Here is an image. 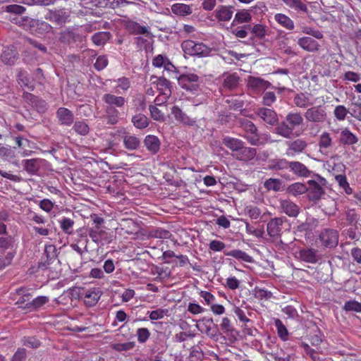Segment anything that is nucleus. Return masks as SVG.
I'll return each mask as SVG.
<instances>
[{
	"label": "nucleus",
	"mask_w": 361,
	"mask_h": 361,
	"mask_svg": "<svg viewBox=\"0 0 361 361\" xmlns=\"http://www.w3.org/2000/svg\"><path fill=\"white\" fill-rule=\"evenodd\" d=\"M181 48L185 54L191 56L205 57L211 52L209 47L202 42L193 40H185L181 44Z\"/></svg>",
	"instance_id": "2"
},
{
	"label": "nucleus",
	"mask_w": 361,
	"mask_h": 361,
	"mask_svg": "<svg viewBox=\"0 0 361 361\" xmlns=\"http://www.w3.org/2000/svg\"><path fill=\"white\" fill-rule=\"evenodd\" d=\"M111 37V34L109 32H98L92 36V42L97 45L104 44Z\"/></svg>",
	"instance_id": "45"
},
{
	"label": "nucleus",
	"mask_w": 361,
	"mask_h": 361,
	"mask_svg": "<svg viewBox=\"0 0 361 361\" xmlns=\"http://www.w3.org/2000/svg\"><path fill=\"white\" fill-rule=\"evenodd\" d=\"M168 312V309L159 308L156 310L148 312L147 314H149V318L151 320H158L166 316Z\"/></svg>",
	"instance_id": "60"
},
{
	"label": "nucleus",
	"mask_w": 361,
	"mask_h": 361,
	"mask_svg": "<svg viewBox=\"0 0 361 361\" xmlns=\"http://www.w3.org/2000/svg\"><path fill=\"white\" fill-rule=\"evenodd\" d=\"M116 85L115 86V92L118 94L126 93L131 86L130 80L128 78L121 77L114 80Z\"/></svg>",
	"instance_id": "29"
},
{
	"label": "nucleus",
	"mask_w": 361,
	"mask_h": 361,
	"mask_svg": "<svg viewBox=\"0 0 361 361\" xmlns=\"http://www.w3.org/2000/svg\"><path fill=\"white\" fill-rule=\"evenodd\" d=\"M256 154V149L245 147L244 145H243L240 149H238L235 154H233L232 155L237 160L247 162L252 160L255 157Z\"/></svg>",
	"instance_id": "13"
},
{
	"label": "nucleus",
	"mask_w": 361,
	"mask_h": 361,
	"mask_svg": "<svg viewBox=\"0 0 361 361\" xmlns=\"http://www.w3.org/2000/svg\"><path fill=\"white\" fill-rule=\"evenodd\" d=\"M307 197L310 200L317 201L319 200L324 193V190L321 185L314 180L307 181Z\"/></svg>",
	"instance_id": "11"
},
{
	"label": "nucleus",
	"mask_w": 361,
	"mask_h": 361,
	"mask_svg": "<svg viewBox=\"0 0 361 361\" xmlns=\"http://www.w3.org/2000/svg\"><path fill=\"white\" fill-rule=\"evenodd\" d=\"M60 228L61 230L68 235L73 233V228L74 226V221L71 219L63 217L60 221Z\"/></svg>",
	"instance_id": "50"
},
{
	"label": "nucleus",
	"mask_w": 361,
	"mask_h": 361,
	"mask_svg": "<svg viewBox=\"0 0 361 361\" xmlns=\"http://www.w3.org/2000/svg\"><path fill=\"white\" fill-rule=\"evenodd\" d=\"M225 103L231 110L241 111L244 106V102L237 95L228 97L225 99Z\"/></svg>",
	"instance_id": "32"
},
{
	"label": "nucleus",
	"mask_w": 361,
	"mask_h": 361,
	"mask_svg": "<svg viewBox=\"0 0 361 361\" xmlns=\"http://www.w3.org/2000/svg\"><path fill=\"white\" fill-rule=\"evenodd\" d=\"M298 44L302 49L309 52H317L320 48L319 42L310 37H302L299 38L298 39Z\"/></svg>",
	"instance_id": "15"
},
{
	"label": "nucleus",
	"mask_w": 361,
	"mask_h": 361,
	"mask_svg": "<svg viewBox=\"0 0 361 361\" xmlns=\"http://www.w3.org/2000/svg\"><path fill=\"white\" fill-rule=\"evenodd\" d=\"M307 146V144L305 140L302 139H297L289 142L288 150L294 153H301Z\"/></svg>",
	"instance_id": "42"
},
{
	"label": "nucleus",
	"mask_w": 361,
	"mask_h": 361,
	"mask_svg": "<svg viewBox=\"0 0 361 361\" xmlns=\"http://www.w3.org/2000/svg\"><path fill=\"white\" fill-rule=\"evenodd\" d=\"M307 122L322 123L327 118V113L325 109L321 106H311L304 114Z\"/></svg>",
	"instance_id": "5"
},
{
	"label": "nucleus",
	"mask_w": 361,
	"mask_h": 361,
	"mask_svg": "<svg viewBox=\"0 0 361 361\" xmlns=\"http://www.w3.org/2000/svg\"><path fill=\"white\" fill-rule=\"evenodd\" d=\"M264 185L267 190L278 192L281 190V181L277 178H269L267 180Z\"/></svg>",
	"instance_id": "55"
},
{
	"label": "nucleus",
	"mask_w": 361,
	"mask_h": 361,
	"mask_svg": "<svg viewBox=\"0 0 361 361\" xmlns=\"http://www.w3.org/2000/svg\"><path fill=\"white\" fill-rule=\"evenodd\" d=\"M123 142L125 148L127 149L128 150L137 149L140 145V141L139 138L135 135H124Z\"/></svg>",
	"instance_id": "34"
},
{
	"label": "nucleus",
	"mask_w": 361,
	"mask_h": 361,
	"mask_svg": "<svg viewBox=\"0 0 361 361\" xmlns=\"http://www.w3.org/2000/svg\"><path fill=\"white\" fill-rule=\"evenodd\" d=\"M56 249L53 245H46L44 248V257L38 264V268L45 270L49 268V265L57 260Z\"/></svg>",
	"instance_id": "8"
},
{
	"label": "nucleus",
	"mask_w": 361,
	"mask_h": 361,
	"mask_svg": "<svg viewBox=\"0 0 361 361\" xmlns=\"http://www.w3.org/2000/svg\"><path fill=\"white\" fill-rule=\"evenodd\" d=\"M106 114L108 123L113 125L118 122L119 112L114 106H107Z\"/></svg>",
	"instance_id": "51"
},
{
	"label": "nucleus",
	"mask_w": 361,
	"mask_h": 361,
	"mask_svg": "<svg viewBox=\"0 0 361 361\" xmlns=\"http://www.w3.org/2000/svg\"><path fill=\"white\" fill-rule=\"evenodd\" d=\"M222 143L227 148L233 152V154H235L238 149L241 147L244 142L238 138L226 136L222 139Z\"/></svg>",
	"instance_id": "30"
},
{
	"label": "nucleus",
	"mask_w": 361,
	"mask_h": 361,
	"mask_svg": "<svg viewBox=\"0 0 361 361\" xmlns=\"http://www.w3.org/2000/svg\"><path fill=\"white\" fill-rule=\"evenodd\" d=\"M17 52L16 50L7 48L3 51L1 55V61L6 65H13L17 59Z\"/></svg>",
	"instance_id": "33"
},
{
	"label": "nucleus",
	"mask_w": 361,
	"mask_h": 361,
	"mask_svg": "<svg viewBox=\"0 0 361 361\" xmlns=\"http://www.w3.org/2000/svg\"><path fill=\"white\" fill-rule=\"evenodd\" d=\"M275 326L277 329V334L279 337L283 341H286L288 339V332L285 326V325L283 324V322L277 319L275 321Z\"/></svg>",
	"instance_id": "52"
},
{
	"label": "nucleus",
	"mask_w": 361,
	"mask_h": 361,
	"mask_svg": "<svg viewBox=\"0 0 361 361\" xmlns=\"http://www.w3.org/2000/svg\"><path fill=\"white\" fill-rule=\"evenodd\" d=\"M178 83L183 89L195 92L200 88V77L194 73L181 74L178 78Z\"/></svg>",
	"instance_id": "4"
},
{
	"label": "nucleus",
	"mask_w": 361,
	"mask_h": 361,
	"mask_svg": "<svg viewBox=\"0 0 361 361\" xmlns=\"http://www.w3.org/2000/svg\"><path fill=\"white\" fill-rule=\"evenodd\" d=\"M145 145L148 151L152 154H157L160 148V141L154 135H147L144 140Z\"/></svg>",
	"instance_id": "28"
},
{
	"label": "nucleus",
	"mask_w": 361,
	"mask_h": 361,
	"mask_svg": "<svg viewBox=\"0 0 361 361\" xmlns=\"http://www.w3.org/2000/svg\"><path fill=\"white\" fill-rule=\"evenodd\" d=\"M102 295L99 288H90L85 291L83 296L84 303L87 307L94 306Z\"/></svg>",
	"instance_id": "17"
},
{
	"label": "nucleus",
	"mask_w": 361,
	"mask_h": 361,
	"mask_svg": "<svg viewBox=\"0 0 361 361\" xmlns=\"http://www.w3.org/2000/svg\"><path fill=\"white\" fill-rule=\"evenodd\" d=\"M49 300V298L47 296H38L31 302L26 303L25 307L28 309L32 308L37 310L47 303Z\"/></svg>",
	"instance_id": "46"
},
{
	"label": "nucleus",
	"mask_w": 361,
	"mask_h": 361,
	"mask_svg": "<svg viewBox=\"0 0 361 361\" xmlns=\"http://www.w3.org/2000/svg\"><path fill=\"white\" fill-rule=\"evenodd\" d=\"M56 116L62 125L71 126L73 123V114L68 109L60 107L57 109Z\"/></svg>",
	"instance_id": "24"
},
{
	"label": "nucleus",
	"mask_w": 361,
	"mask_h": 361,
	"mask_svg": "<svg viewBox=\"0 0 361 361\" xmlns=\"http://www.w3.org/2000/svg\"><path fill=\"white\" fill-rule=\"evenodd\" d=\"M151 333L147 328H138L136 331V336L138 343H145L149 338Z\"/></svg>",
	"instance_id": "58"
},
{
	"label": "nucleus",
	"mask_w": 361,
	"mask_h": 361,
	"mask_svg": "<svg viewBox=\"0 0 361 361\" xmlns=\"http://www.w3.org/2000/svg\"><path fill=\"white\" fill-rule=\"evenodd\" d=\"M171 114L178 123L188 126H197L196 121L188 116L178 106L171 108Z\"/></svg>",
	"instance_id": "10"
},
{
	"label": "nucleus",
	"mask_w": 361,
	"mask_h": 361,
	"mask_svg": "<svg viewBox=\"0 0 361 361\" xmlns=\"http://www.w3.org/2000/svg\"><path fill=\"white\" fill-rule=\"evenodd\" d=\"M307 186L301 183H295L288 187V191L293 195H298L307 192Z\"/></svg>",
	"instance_id": "56"
},
{
	"label": "nucleus",
	"mask_w": 361,
	"mask_h": 361,
	"mask_svg": "<svg viewBox=\"0 0 361 361\" xmlns=\"http://www.w3.org/2000/svg\"><path fill=\"white\" fill-rule=\"evenodd\" d=\"M226 256L232 257L245 262H252V257L241 250H233L226 253Z\"/></svg>",
	"instance_id": "41"
},
{
	"label": "nucleus",
	"mask_w": 361,
	"mask_h": 361,
	"mask_svg": "<svg viewBox=\"0 0 361 361\" xmlns=\"http://www.w3.org/2000/svg\"><path fill=\"white\" fill-rule=\"evenodd\" d=\"M79 37V35L75 33L73 30L66 29L60 33L59 40L63 44H70L75 42Z\"/></svg>",
	"instance_id": "35"
},
{
	"label": "nucleus",
	"mask_w": 361,
	"mask_h": 361,
	"mask_svg": "<svg viewBox=\"0 0 361 361\" xmlns=\"http://www.w3.org/2000/svg\"><path fill=\"white\" fill-rule=\"evenodd\" d=\"M316 250L312 248L303 249L299 252L301 260L307 263H316L318 261V257Z\"/></svg>",
	"instance_id": "31"
},
{
	"label": "nucleus",
	"mask_w": 361,
	"mask_h": 361,
	"mask_svg": "<svg viewBox=\"0 0 361 361\" xmlns=\"http://www.w3.org/2000/svg\"><path fill=\"white\" fill-rule=\"evenodd\" d=\"M303 123L304 118L301 113L291 111L287 114L283 121L276 126L274 132L287 139L298 137L302 132Z\"/></svg>",
	"instance_id": "1"
},
{
	"label": "nucleus",
	"mask_w": 361,
	"mask_h": 361,
	"mask_svg": "<svg viewBox=\"0 0 361 361\" xmlns=\"http://www.w3.org/2000/svg\"><path fill=\"white\" fill-rule=\"evenodd\" d=\"M274 19L281 26L287 30H292L294 29V22L288 16L283 13H276L274 16Z\"/></svg>",
	"instance_id": "37"
},
{
	"label": "nucleus",
	"mask_w": 361,
	"mask_h": 361,
	"mask_svg": "<svg viewBox=\"0 0 361 361\" xmlns=\"http://www.w3.org/2000/svg\"><path fill=\"white\" fill-rule=\"evenodd\" d=\"M106 235V232L100 228L99 226L90 228V237L97 244L101 243Z\"/></svg>",
	"instance_id": "39"
},
{
	"label": "nucleus",
	"mask_w": 361,
	"mask_h": 361,
	"mask_svg": "<svg viewBox=\"0 0 361 361\" xmlns=\"http://www.w3.org/2000/svg\"><path fill=\"white\" fill-rule=\"evenodd\" d=\"M283 3L290 8L307 13V6L301 0H282Z\"/></svg>",
	"instance_id": "47"
},
{
	"label": "nucleus",
	"mask_w": 361,
	"mask_h": 361,
	"mask_svg": "<svg viewBox=\"0 0 361 361\" xmlns=\"http://www.w3.org/2000/svg\"><path fill=\"white\" fill-rule=\"evenodd\" d=\"M171 11L174 14L179 16H187L192 13V8L185 4H174L171 6Z\"/></svg>",
	"instance_id": "44"
},
{
	"label": "nucleus",
	"mask_w": 361,
	"mask_h": 361,
	"mask_svg": "<svg viewBox=\"0 0 361 361\" xmlns=\"http://www.w3.org/2000/svg\"><path fill=\"white\" fill-rule=\"evenodd\" d=\"M2 8H3V11L6 13L14 14V15H18V16L22 15L26 11V8L24 6L18 5V4L6 5L5 6H3Z\"/></svg>",
	"instance_id": "49"
},
{
	"label": "nucleus",
	"mask_w": 361,
	"mask_h": 361,
	"mask_svg": "<svg viewBox=\"0 0 361 361\" xmlns=\"http://www.w3.org/2000/svg\"><path fill=\"white\" fill-rule=\"evenodd\" d=\"M157 80L154 82L157 85V88L159 92L165 97H171V86L169 80L165 78L159 77L156 78Z\"/></svg>",
	"instance_id": "25"
},
{
	"label": "nucleus",
	"mask_w": 361,
	"mask_h": 361,
	"mask_svg": "<svg viewBox=\"0 0 361 361\" xmlns=\"http://www.w3.org/2000/svg\"><path fill=\"white\" fill-rule=\"evenodd\" d=\"M135 342L129 341L126 343H114L112 344L111 347L114 350L116 351L122 352L131 350L135 347Z\"/></svg>",
	"instance_id": "61"
},
{
	"label": "nucleus",
	"mask_w": 361,
	"mask_h": 361,
	"mask_svg": "<svg viewBox=\"0 0 361 361\" xmlns=\"http://www.w3.org/2000/svg\"><path fill=\"white\" fill-rule=\"evenodd\" d=\"M74 130L81 135H85L89 133V126L84 121H77L73 126Z\"/></svg>",
	"instance_id": "64"
},
{
	"label": "nucleus",
	"mask_w": 361,
	"mask_h": 361,
	"mask_svg": "<svg viewBox=\"0 0 361 361\" xmlns=\"http://www.w3.org/2000/svg\"><path fill=\"white\" fill-rule=\"evenodd\" d=\"M245 214L252 220H257L262 216V210L254 205H248L245 208Z\"/></svg>",
	"instance_id": "54"
},
{
	"label": "nucleus",
	"mask_w": 361,
	"mask_h": 361,
	"mask_svg": "<svg viewBox=\"0 0 361 361\" xmlns=\"http://www.w3.org/2000/svg\"><path fill=\"white\" fill-rule=\"evenodd\" d=\"M128 29L132 32V33L135 35H145L148 34V30L146 27L140 25L137 23H130L128 25Z\"/></svg>",
	"instance_id": "59"
},
{
	"label": "nucleus",
	"mask_w": 361,
	"mask_h": 361,
	"mask_svg": "<svg viewBox=\"0 0 361 361\" xmlns=\"http://www.w3.org/2000/svg\"><path fill=\"white\" fill-rule=\"evenodd\" d=\"M233 13V6H219L215 11V17L219 21H228Z\"/></svg>",
	"instance_id": "27"
},
{
	"label": "nucleus",
	"mask_w": 361,
	"mask_h": 361,
	"mask_svg": "<svg viewBox=\"0 0 361 361\" xmlns=\"http://www.w3.org/2000/svg\"><path fill=\"white\" fill-rule=\"evenodd\" d=\"M214 324L212 319H207L205 317L200 319L197 323V327L201 332L205 333L210 337H214L216 332L213 328Z\"/></svg>",
	"instance_id": "23"
},
{
	"label": "nucleus",
	"mask_w": 361,
	"mask_h": 361,
	"mask_svg": "<svg viewBox=\"0 0 361 361\" xmlns=\"http://www.w3.org/2000/svg\"><path fill=\"white\" fill-rule=\"evenodd\" d=\"M334 142L331 134L329 132H323L318 139V147L319 152L327 154L333 148Z\"/></svg>",
	"instance_id": "12"
},
{
	"label": "nucleus",
	"mask_w": 361,
	"mask_h": 361,
	"mask_svg": "<svg viewBox=\"0 0 361 361\" xmlns=\"http://www.w3.org/2000/svg\"><path fill=\"white\" fill-rule=\"evenodd\" d=\"M18 245L10 235L0 236V254L13 261L17 253Z\"/></svg>",
	"instance_id": "3"
},
{
	"label": "nucleus",
	"mask_w": 361,
	"mask_h": 361,
	"mask_svg": "<svg viewBox=\"0 0 361 361\" xmlns=\"http://www.w3.org/2000/svg\"><path fill=\"white\" fill-rule=\"evenodd\" d=\"M280 209L282 212L285 213L290 217H296L300 212L299 207L289 200H281Z\"/></svg>",
	"instance_id": "19"
},
{
	"label": "nucleus",
	"mask_w": 361,
	"mask_h": 361,
	"mask_svg": "<svg viewBox=\"0 0 361 361\" xmlns=\"http://www.w3.org/2000/svg\"><path fill=\"white\" fill-rule=\"evenodd\" d=\"M285 163L294 174L305 178L310 176L311 171L302 163L300 161H286Z\"/></svg>",
	"instance_id": "16"
},
{
	"label": "nucleus",
	"mask_w": 361,
	"mask_h": 361,
	"mask_svg": "<svg viewBox=\"0 0 361 361\" xmlns=\"http://www.w3.org/2000/svg\"><path fill=\"white\" fill-rule=\"evenodd\" d=\"M119 226L125 233L130 235L137 234L140 230L139 224L131 219H122Z\"/></svg>",
	"instance_id": "18"
},
{
	"label": "nucleus",
	"mask_w": 361,
	"mask_h": 361,
	"mask_svg": "<svg viewBox=\"0 0 361 361\" xmlns=\"http://www.w3.org/2000/svg\"><path fill=\"white\" fill-rule=\"evenodd\" d=\"M239 83V77L236 73L229 74L226 76L224 80V87L228 90L235 89Z\"/></svg>",
	"instance_id": "43"
},
{
	"label": "nucleus",
	"mask_w": 361,
	"mask_h": 361,
	"mask_svg": "<svg viewBox=\"0 0 361 361\" xmlns=\"http://www.w3.org/2000/svg\"><path fill=\"white\" fill-rule=\"evenodd\" d=\"M271 86V82L260 78L250 76L247 80V87L256 91H264Z\"/></svg>",
	"instance_id": "21"
},
{
	"label": "nucleus",
	"mask_w": 361,
	"mask_h": 361,
	"mask_svg": "<svg viewBox=\"0 0 361 361\" xmlns=\"http://www.w3.org/2000/svg\"><path fill=\"white\" fill-rule=\"evenodd\" d=\"M39 161L40 159H30L23 160L25 170L29 174H36L39 169Z\"/></svg>",
	"instance_id": "38"
},
{
	"label": "nucleus",
	"mask_w": 361,
	"mask_h": 361,
	"mask_svg": "<svg viewBox=\"0 0 361 361\" xmlns=\"http://www.w3.org/2000/svg\"><path fill=\"white\" fill-rule=\"evenodd\" d=\"M348 113V110L343 105H338L336 106L334 111V115L338 121L345 120Z\"/></svg>",
	"instance_id": "62"
},
{
	"label": "nucleus",
	"mask_w": 361,
	"mask_h": 361,
	"mask_svg": "<svg viewBox=\"0 0 361 361\" xmlns=\"http://www.w3.org/2000/svg\"><path fill=\"white\" fill-rule=\"evenodd\" d=\"M255 114L267 124L272 126L278 124V116L273 109L260 107L256 110Z\"/></svg>",
	"instance_id": "9"
},
{
	"label": "nucleus",
	"mask_w": 361,
	"mask_h": 361,
	"mask_svg": "<svg viewBox=\"0 0 361 361\" xmlns=\"http://www.w3.org/2000/svg\"><path fill=\"white\" fill-rule=\"evenodd\" d=\"M131 121L133 126L138 129H144L149 126L148 118L142 114H137L133 116Z\"/></svg>",
	"instance_id": "40"
},
{
	"label": "nucleus",
	"mask_w": 361,
	"mask_h": 361,
	"mask_svg": "<svg viewBox=\"0 0 361 361\" xmlns=\"http://www.w3.org/2000/svg\"><path fill=\"white\" fill-rule=\"evenodd\" d=\"M341 142L344 145H352L357 142L358 139L355 134L348 128H345L341 133Z\"/></svg>",
	"instance_id": "36"
},
{
	"label": "nucleus",
	"mask_w": 361,
	"mask_h": 361,
	"mask_svg": "<svg viewBox=\"0 0 361 361\" xmlns=\"http://www.w3.org/2000/svg\"><path fill=\"white\" fill-rule=\"evenodd\" d=\"M293 103L295 106L300 109H306L314 104L311 94L307 92L297 93L293 97Z\"/></svg>",
	"instance_id": "14"
},
{
	"label": "nucleus",
	"mask_w": 361,
	"mask_h": 361,
	"mask_svg": "<svg viewBox=\"0 0 361 361\" xmlns=\"http://www.w3.org/2000/svg\"><path fill=\"white\" fill-rule=\"evenodd\" d=\"M102 101L109 105L108 106H114L115 108H123L126 102L125 97L111 93L104 94L102 97Z\"/></svg>",
	"instance_id": "20"
},
{
	"label": "nucleus",
	"mask_w": 361,
	"mask_h": 361,
	"mask_svg": "<svg viewBox=\"0 0 361 361\" xmlns=\"http://www.w3.org/2000/svg\"><path fill=\"white\" fill-rule=\"evenodd\" d=\"M149 235L151 238L160 239H169L171 236V233L168 230L161 228L151 230Z\"/></svg>",
	"instance_id": "48"
},
{
	"label": "nucleus",
	"mask_w": 361,
	"mask_h": 361,
	"mask_svg": "<svg viewBox=\"0 0 361 361\" xmlns=\"http://www.w3.org/2000/svg\"><path fill=\"white\" fill-rule=\"evenodd\" d=\"M243 137L250 145L259 146L264 145L267 142L269 135L267 134L259 135L257 132H256L253 133L245 134Z\"/></svg>",
	"instance_id": "26"
},
{
	"label": "nucleus",
	"mask_w": 361,
	"mask_h": 361,
	"mask_svg": "<svg viewBox=\"0 0 361 361\" xmlns=\"http://www.w3.org/2000/svg\"><path fill=\"white\" fill-rule=\"evenodd\" d=\"M252 19L250 12L247 10H243L235 13L233 22L238 23H249Z\"/></svg>",
	"instance_id": "57"
},
{
	"label": "nucleus",
	"mask_w": 361,
	"mask_h": 361,
	"mask_svg": "<svg viewBox=\"0 0 361 361\" xmlns=\"http://www.w3.org/2000/svg\"><path fill=\"white\" fill-rule=\"evenodd\" d=\"M335 179L338 183V185L343 189L346 194H352L353 189L350 187V185L347 181V178L345 175H337L336 176Z\"/></svg>",
	"instance_id": "53"
},
{
	"label": "nucleus",
	"mask_w": 361,
	"mask_h": 361,
	"mask_svg": "<svg viewBox=\"0 0 361 361\" xmlns=\"http://www.w3.org/2000/svg\"><path fill=\"white\" fill-rule=\"evenodd\" d=\"M108 63L109 61L106 56L100 55L97 58L96 61L94 63V68L97 71H100L104 70L108 66Z\"/></svg>",
	"instance_id": "63"
},
{
	"label": "nucleus",
	"mask_w": 361,
	"mask_h": 361,
	"mask_svg": "<svg viewBox=\"0 0 361 361\" xmlns=\"http://www.w3.org/2000/svg\"><path fill=\"white\" fill-rule=\"evenodd\" d=\"M287 221L286 217H274L267 224V235L274 240H277L282 235L283 225Z\"/></svg>",
	"instance_id": "6"
},
{
	"label": "nucleus",
	"mask_w": 361,
	"mask_h": 361,
	"mask_svg": "<svg viewBox=\"0 0 361 361\" xmlns=\"http://www.w3.org/2000/svg\"><path fill=\"white\" fill-rule=\"evenodd\" d=\"M16 80L21 87H25L30 91H33L35 88V83L30 80L29 74L25 70L18 71Z\"/></svg>",
	"instance_id": "22"
},
{
	"label": "nucleus",
	"mask_w": 361,
	"mask_h": 361,
	"mask_svg": "<svg viewBox=\"0 0 361 361\" xmlns=\"http://www.w3.org/2000/svg\"><path fill=\"white\" fill-rule=\"evenodd\" d=\"M319 239L324 247H334L338 244V233L336 230L325 228L321 231Z\"/></svg>",
	"instance_id": "7"
}]
</instances>
